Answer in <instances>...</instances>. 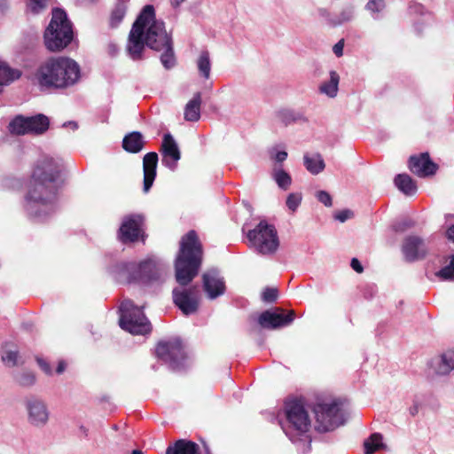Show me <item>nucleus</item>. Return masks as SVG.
<instances>
[{
    "instance_id": "nucleus-1",
    "label": "nucleus",
    "mask_w": 454,
    "mask_h": 454,
    "mask_svg": "<svg viewBox=\"0 0 454 454\" xmlns=\"http://www.w3.org/2000/svg\"><path fill=\"white\" fill-rule=\"evenodd\" d=\"M202 255V245L196 231L192 230L183 236L175 261L176 280L184 287H176L172 291L174 304L185 316L196 313L199 309L198 286H186L198 275Z\"/></svg>"
},
{
    "instance_id": "nucleus-2",
    "label": "nucleus",
    "mask_w": 454,
    "mask_h": 454,
    "mask_svg": "<svg viewBox=\"0 0 454 454\" xmlns=\"http://www.w3.org/2000/svg\"><path fill=\"white\" fill-rule=\"evenodd\" d=\"M62 165L60 159L50 156L37 161L32 174L33 184L26 196L25 209L29 216L43 221L55 212Z\"/></svg>"
},
{
    "instance_id": "nucleus-3",
    "label": "nucleus",
    "mask_w": 454,
    "mask_h": 454,
    "mask_svg": "<svg viewBox=\"0 0 454 454\" xmlns=\"http://www.w3.org/2000/svg\"><path fill=\"white\" fill-rule=\"evenodd\" d=\"M80 78V66L67 57H51L43 62L35 73V80L38 86L46 90L70 88L75 85Z\"/></svg>"
},
{
    "instance_id": "nucleus-4",
    "label": "nucleus",
    "mask_w": 454,
    "mask_h": 454,
    "mask_svg": "<svg viewBox=\"0 0 454 454\" xmlns=\"http://www.w3.org/2000/svg\"><path fill=\"white\" fill-rule=\"evenodd\" d=\"M73 37L72 23L66 12L59 8L53 9L51 20L43 35L46 48L50 51H59L72 42Z\"/></svg>"
},
{
    "instance_id": "nucleus-5",
    "label": "nucleus",
    "mask_w": 454,
    "mask_h": 454,
    "mask_svg": "<svg viewBox=\"0 0 454 454\" xmlns=\"http://www.w3.org/2000/svg\"><path fill=\"white\" fill-rule=\"evenodd\" d=\"M247 237L251 247L261 255H272L279 247V239L275 226L265 220L261 221L253 230H249Z\"/></svg>"
},
{
    "instance_id": "nucleus-6",
    "label": "nucleus",
    "mask_w": 454,
    "mask_h": 454,
    "mask_svg": "<svg viewBox=\"0 0 454 454\" xmlns=\"http://www.w3.org/2000/svg\"><path fill=\"white\" fill-rule=\"evenodd\" d=\"M155 17L154 8L151 4L145 5L134 22L129 35L127 51L133 60L142 59V53L145 50V29L151 20Z\"/></svg>"
},
{
    "instance_id": "nucleus-7",
    "label": "nucleus",
    "mask_w": 454,
    "mask_h": 454,
    "mask_svg": "<svg viewBox=\"0 0 454 454\" xmlns=\"http://www.w3.org/2000/svg\"><path fill=\"white\" fill-rule=\"evenodd\" d=\"M120 326L135 335H145L152 331V325L144 314L142 308H138L131 300H124L120 306Z\"/></svg>"
},
{
    "instance_id": "nucleus-8",
    "label": "nucleus",
    "mask_w": 454,
    "mask_h": 454,
    "mask_svg": "<svg viewBox=\"0 0 454 454\" xmlns=\"http://www.w3.org/2000/svg\"><path fill=\"white\" fill-rule=\"evenodd\" d=\"M285 415L287 425H282V428L292 442L296 441L294 432L298 435H302L309 431L310 419L301 400L294 399L286 402Z\"/></svg>"
},
{
    "instance_id": "nucleus-9",
    "label": "nucleus",
    "mask_w": 454,
    "mask_h": 454,
    "mask_svg": "<svg viewBox=\"0 0 454 454\" xmlns=\"http://www.w3.org/2000/svg\"><path fill=\"white\" fill-rule=\"evenodd\" d=\"M341 405L342 403L340 400H333L330 403H317L314 406L315 428L317 432L333 431L345 423Z\"/></svg>"
},
{
    "instance_id": "nucleus-10",
    "label": "nucleus",
    "mask_w": 454,
    "mask_h": 454,
    "mask_svg": "<svg viewBox=\"0 0 454 454\" xmlns=\"http://www.w3.org/2000/svg\"><path fill=\"white\" fill-rule=\"evenodd\" d=\"M155 352L157 357L168 364L172 371H180L184 368L186 354L181 340L160 341Z\"/></svg>"
},
{
    "instance_id": "nucleus-11",
    "label": "nucleus",
    "mask_w": 454,
    "mask_h": 454,
    "mask_svg": "<svg viewBox=\"0 0 454 454\" xmlns=\"http://www.w3.org/2000/svg\"><path fill=\"white\" fill-rule=\"evenodd\" d=\"M144 223L145 216L141 214L125 215L117 231L118 239L125 245L135 243L140 239L144 242Z\"/></svg>"
},
{
    "instance_id": "nucleus-12",
    "label": "nucleus",
    "mask_w": 454,
    "mask_h": 454,
    "mask_svg": "<svg viewBox=\"0 0 454 454\" xmlns=\"http://www.w3.org/2000/svg\"><path fill=\"white\" fill-rule=\"evenodd\" d=\"M295 318L294 310L285 314L281 308L267 309L261 313L258 324L264 329L274 330L289 325Z\"/></svg>"
},
{
    "instance_id": "nucleus-13",
    "label": "nucleus",
    "mask_w": 454,
    "mask_h": 454,
    "mask_svg": "<svg viewBox=\"0 0 454 454\" xmlns=\"http://www.w3.org/2000/svg\"><path fill=\"white\" fill-rule=\"evenodd\" d=\"M145 34L146 46L156 51H160L166 44L172 42L171 37L165 29L162 20H153Z\"/></svg>"
},
{
    "instance_id": "nucleus-14",
    "label": "nucleus",
    "mask_w": 454,
    "mask_h": 454,
    "mask_svg": "<svg viewBox=\"0 0 454 454\" xmlns=\"http://www.w3.org/2000/svg\"><path fill=\"white\" fill-rule=\"evenodd\" d=\"M166 274L165 266L153 260L147 259L138 264L136 263L135 270V282L140 283H152L161 279L163 275Z\"/></svg>"
},
{
    "instance_id": "nucleus-15",
    "label": "nucleus",
    "mask_w": 454,
    "mask_h": 454,
    "mask_svg": "<svg viewBox=\"0 0 454 454\" xmlns=\"http://www.w3.org/2000/svg\"><path fill=\"white\" fill-rule=\"evenodd\" d=\"M202 286L210 300L216 299L225 292L224 278L217 269H210L203 273Z\"/></svg>"
},
{
    "instance_id": "nucleus-16",
    "label": "nucleus",
    "mask_w": 454,
    "mask_h": 454,
    "mask_svg": "<svg viewBox=\"0 0 454 454\" xmlns=\"http://www.w3.org/2000/svg\"><path fill=\"white\" fill-rule=\"evenodd\" d=\"M160 153L162 155V164L170 170H175L181 158V152L176 141L170 133L164 134L160 145Z\"/></svg>"
},
{
    "instance_id": "nucleus-17",
    "label": "nucleus",
    "mask_w": 454,
    "mask_h": 454,
    "mask_svg": "<svg viewBox=\"0 0 454 454\" xmlns=\"http://www.w3.org/2000/svg\"><path fill=\"white\" fill-rule=\"evenodd\" d=\"M25 405L30 424L35 427H43L47 423L49 411L43 400L31 396L26 400Z\"/></svg>"
},
{
    "instance_id": "nucleus-18",
    "label": "nucleus",
    "mask_w": 454,
    "mask_h": 454,
    "mask_svg": "<svg viewBox=\"0 0 454 454\" xmlns=\"http://www.w3.org/2000/svg\"><path fill=\"white\" fill-rule=\"evenodd\" d=\"M402 251L407 262L422 260L427 254L424 239L414 235L404 239Z\"/></svg>"
},
{
    "instance_id": "nucleus-19",
    "label": "nucleus",
    "mask_w": 454,
    "mask_h": 454,
    "mask_svg": "<svg viewBox=\"0 0 454 454\" xmlns=\"http://www.w3.org/2000/svg\"><path fill=\"white\" fill-rule=\"evenodd\" d=\"M409 168L418 176L426 177L435 174L438 166L432 161L428 153H422L410 157Z\"/></svg>"
},
{
    "instance_id": "nucleus-20",
    "label": "nucleus",
    "mask_w": 454,
    "mask_h": 454,
    "mask_svg": "<svg viewBox=\"0 0 454 454\" xmlns=\"http://www.w3.org/2000/svg\"><path fill=\"white\" fill-rule=\"evenodd\" d=\"M159 157L154 152H150L144 156L143 171H144V187L143 190L146 193L149 192L154 179L156 177V168Z\"/></svg>"
},
{
    "instance_id": "nucleus-21",
    "label": "nucleus",
    "mask_w": 454,
    "mask_h": 454,
    "mask_svg": "<svg viewBox=\"0 0 454 454\" xmlns=\"http://www.w3.org/2000/svg\"><path fill=\"white\" fill-rule=\"evenodd\" d=\"M431 367L439 376L448 375L454 371V351L448 350L431 362Z\"/></svg>"
},
{
    "instance_id": "nucleus-22",
    "label": "nucleus",
    "mask_w": 454,
    "mask_h": 454,
    "mask_svg": "<svg viewBox=\"0 0 454 454\" xmlns=\"http://www.w3.org/2000/svg\"><path fill=\"white\" fill-rule=\"evenodd\" d=\"M135 262H117L111 268V274L120 283L135 282Z\"/></svg>"
},
{
    "instance_id": "nucleus-23",
    "label": "nucleus",
    "mask_w": 454,
    "mask_h": 454,
    "mask_svg": "<svg viewBox=\"0 0 454 454\" xmlns=\"http://www.w3.org/2000/svg\"><path fill=\"white\" fill-rule=\"evenodd\" d=\"M166 454H201V451L196 442L179 439L167 448Z\"/></svg>"
},
{
    "instance_id": "nucleus-24",
    "label": "nucleus",
    "mask_w": 454,
    "mask_h": 454,
    "mask_svg": "<svg viewBox=\"0 0 454 454\" xmlns=\"http://www.w3.org/2000/svg\"><path fill=\"white\" fill-rule=\"evenodd\" d=\"M145 141L139 131H132L124 136L122 139V148L129 153H137L145 146Z\"/></svg>"
},
{
    "instance_id": "nucleus-25",
    "label": "nucleus",
    "mask_w": 454,
    "mask_h": 454,
    "mask_svg": "<svg viewBox=\"0 0 454 454\" xmlns=\"http://www.w3.org/2000/svg\"><path fill=\"white\" fill-rule=\"evenodd\" d=\"M201 93L196 92L184 107V119L187 121H198L200 118Z\"/></svg>"
},
{
    "instance_id": "nucleus-26",
    "label": "nucleus",
    "mask_w": 454,
    "mask_h": 454,
    "mask_svg": "<svg viewBox=\"0 0 454 454\" xmlns=\"http://www.w3.org/2000/svg\"><path fill=\"white\" fill-rule=\"evenodd\" d=\"M20 76L21 72L19 69L12 68L6 62L0 60V93L4 87L18 80Z\"/></svg>"
},
{
    "instance_id": "nucleus-27",
    "label": "nucleus",
    "mask_w": 454,
    "mask_h": 454,
    "mask_svg": "<svg viewBox=\"0 0 454 454\" xmlns=\"http://www.w3.org/2000/svg\"><path fill=\"white\" fill-rule=\"evenodd\" d=\"M395 185L407 196L414 195L418 190L416 182L408 174H398L394 179Z\"/></svg>"
},
{
    "instance_id": "nucleus-28",
    "label": "nucleus",
    "mask_w": 454,
    "mask_h": 454,
    "mask_svg": "<svg viewBox=\"0 0 454 454\" xmlns=\"http://www.w3.org/2000/svg\"><path fill=\"white\" fill-rule=\"evenodd\" d=\"M303 164L306 169L312 175L321 173L325 168V160L320 153L309 154L305 153L303 156Z\"/></svg>"
},
{
    "instance_id": "nucleus-29",
    "label": "nucleus",
    "mask_w": 454,
    "mask_h": 454,
    "mask_svg": "<svg viewBox=\"0 0 454 454\" xmlns=\"http://www.w3.org/2000/svg\"><path fill=\"white\" fill-rule=\"evenodd\" d=\"M128 9V0H118L111 12L109 26L111 28H116L123 20Z\"/></svg>"
},
{
    "instance_id": "nucleus-30",
    "label": "nucleus",
    "mask_w": 454,
    "mask_h": 454,
    "mask_svg": "<svg viewBox=\"0 0 454 454\" xmlns=\"http://www.w3.org/2000/svg\"><path fill=\"white\" fill-rule=\"evenodd\" d=\"M27 118L31 121L28 123L29 133L43 134L49 129L50 121L48 117L43 114Z\"/></svg>"
},
{
    "instance_id": "nucleus-31",
    "label": "nucleus",
    "mask_w": 454,
    "mask_h": 454,
    "mask_svg": "<svg viewBox=\"0 0 454 454\" xmlns=\"http://www.w3.org/2000/svg\"><path fill=\"white\" fill-rule=\"evenodd\" d=\"M276 116L278 121L285 126H288L289 124L297 121H308V119L303 114L293 110H280L277 113Z\"/></svg>"
},
{
    "instance_id": "nucleus-32",
    "label": "nucleus",
    "mask_w": 454,
    "mask_h": 454,
    "mask_svg": "<svg viewBox=\"0 0 454 454\" xmlns=\"http://www.w3.org/2000/svg\"><path fill=\"white\" fill-rule=\"evenodd\" d=\"M340 82V76L336 71L332 70L330 72V80L323 82L319 90L321 93L327 95L330 98H334L338 92V85Z\"/></svg>"
},
{
    "instance_id": "nucleus-33",
    "label": "nucleus",
    "mask_w": 454,
    "mask_h": 454,
    "mask_svg": "<svg viewBox=\"0 0 454 454\" xmlns=\"http://www.w3.org/2000/svg\"><path fill=\"white\" fill-rule=\"evenodd\" d=\"M29 122L31 121L27 117L18 115L9 123V130L15 135L29 134Z\"/></svg>"
},
{
    "instance_id": "nucleus-34",
    "label": "nucleus",
    "mask_w": 454,
    "mask_h": 454,
    "mask_svg": "<svg viewBox=\"0 0 454 454\" xmlns=\"http://www.w3.org/2000/svg\"><path fill=\"white\" fill-rule=\"evenodd\" d=\"M272 177L282 190L286 191L291 184V176L282 168V166H275L272 170Z\"/></svg>"
},
{
    "instance_id": "nucleus-35",
    "label": "nucleus",
    "mask_w": 454,
    "mask_h": 454,
    "mask_svg": "<svg viewBox=\"0 0 454 454\" xmlns=\"http://www.w3.org/2000/svg\"><path fill=\"white\" fill-rule=\"evenodd\" d=\"M197 67L200 76L205 79H208L210 77L211 61L209 52L207 51H203L200 52L197 60Z\"/></svg>"
},
{
    "instance_id": "nucleus-36",
    "label": "nucleus",
    "mask_w": 454,
    "mask_h": 454,
    "mask_svg": "<svg viewBox=\"0 0 454 454\" xmlns=\"http://www.w3.org/2000/svg\"><path fill=\"white\" fill-rule=\"evenodd\" d=\"M364 453L373 454L376 450L383 447L382 435L380 433L372 434L364 443Z\"/></svg>"
},
{
    "instance_id": "nucleus-37",
    "label": "nucleus",
    "mask_w": 454,
    "mask_h": 454,
    "mask_svg": "<svg viewBox=\"0 0 454 454\" xmlns=\"http://www.w3.org/2000/svg\"><path fill=\"white\" fill-rule=\"evenodd\" d=\"M160 55V62L166 69H170L176 65V58L173 51L172 42L166 44Z\"/></svg>"
},
{
    "instance_id": "nucleus-38",
    "label": "nucleus",
    "mask_w": 454,
    "mask_h": 454,
    "mask_svg": "<svg viewBox=\"0 0 454 454\" xmlns=\"http://www.w3.org/2000/svg\"><path fill=\"white\" fill-rule=\"evenodd\" d=\"M14 380L20 386L28 387L35 383V376L32 372L24 371L15 374Z\"/></svg>"
},
{
    "instance_id": "nucleus-39",
    "label": "nucleus",
    "mask_w": 454,
    "mask_h": 454,
    "mask_svg": "<svg viewBox=\"0 0 454 454\" xmlns=\"http://www.w3.org/2000/svg\"><path fill=\"white\" fill-rule=\"evenodd\" d=\"M436 277L444 281H454V255L450 256V263L435 273Z\"/></svg>"
},
{
    "instance_id": "nucleus-40",
    "label": "nucleus",
    "mask_w": 454,
    "mask_h": 454,
    "mask_svg": "<svg viewBox=\"0 0 454 454\" xmlns=\"http://www.w3.org/2000/svg\"><path fill=\"white\" fill-rule=\"evenodd\" d=\"M353 18V9L348 8L346 10H343L339 16L336 19L329 20V23L333 26H340L344 22H348L351 20Z\"/></svg>"
},
{
    "instance_id": "nucleus-41",
    "label": "nucleus",
    "mask_w": 454,
    "mask_h": 454,
    "mask_svg": "<svg viewBox=\"0 0 454 454\" xmlns=\"http://www.w3.org/2000/svg\"><path fill=\"white\" fill-rule=\"evenodd\" d=\"M301 194L299 192H293L287 196L286 204L289 210L294 212L301 202Z\"/></svg>"
},
{
    "instance_id": "nucleus-42",
    "label": "nucleus",
    "mask_w": 454,
    "mask_h": 454,
    "mask_svg": "<svg viewBox=\"0 0 454 454\" xmlns=\"http://www.w3.org/2000/svg\"><path fill=\"white\" fill-rule=\"evenodd\" d=\"M19 353L17 350H6L2 354L3 362L11 367L17 365Z\"/></svg>"
},
{
    "instance_id": "nucleus-43",
    "label": "nucleus",
    "mask_w": 454,
    "mask_h": 454,
    "mask_svg": "<svg viewBox=\"0 0 454 454\" xmlns=\"http://www.w3.org/2000/svg\"><path fill=\"white\" fill-rule=\"evenodd\" d=\"M386 7L384 0H369L365 5V9L372 14L382 12Z\"/></svg>"
},
{
    "instance_id": "nucleus-44",
    "label": "nucleus",
    "mask_w": 454,
    "mask_h": 454,
    "mask_svg": "<svg viewBox=\"0 0 454 454\" xmlns=\"http://www.w3.org/2000/svg\"><path fill=\"white\" fill-rule=\"evenodd\" d=\"M278 291L277 288L266 287L262 294V300L264 302L272 303L277 301Z\"/></svg>"
},
{
    "instance_id": "nucleus-45",
    "label": "nucleus",
    "mask_w": 454,
    "mask_h": 454,
    "mask_svg": "<svg viewBox=\"0 0 454 454\" xmlns=\"http://www.w3.org/2000/svg\"><path fill=\"white\" fill-rule=\"evenodd\" d=\"M414 226V222L410 219H404L393 224V230L395 232H404L406 230Z\"/></svg>"
},
{
    "instance_id": "nucleus-46",
    "label": "nucleus",
    "mask_w": 454,
    "mask_h": 454,
    "mask_svg": "<svg viewBox=\"0 0 454 454\" xmlns=\"http://www.w3.org/2000/svg\"><path fill=\"white\" fill-rule=\"evenodd\" d=\"M47 4V0H29L28 6L33 13H39L43 11Z\"/></svg>"
},
{
    "instance_id": "nucleus-47",
    "label": "nucleus",
    "mask_w": 454,
    "mask_h": 454,
    "mask_svg": "<svg viewBox=\"0 0 454 454\" xmlns=\"http://www.w3.org/2000/svg\"><path fill=\"white\" fill-rule=\"evenodd\" d=\"M354 217V212L350 209H343L334 214L333 218L340 223H344Z\"/></svg>"
},
{
    "instance_id": "nucleus-48",
    "label": "nucleus",
    "mask_w": 454,
    "mask_h": 454,
    "mask_svg": "<svg viewBox=\"0 0 454 454\" xmlns=\"http://www.w3.org/2000/svg\"><path fill=\"white\" fill-rule=\"evenodd\" d=\"M316 197L317 200L325 207H331L333 205L332 196L325 191L317 192Z\"/></svg>"
},
{
    "instance_id": "nucleus-49",
    "label": "nucleus",
    "mask_w": 454,
    "mask_h": 454,
    "mask_svg": "<svg viewBox=\"0 0 454 454\" xmlns=\"http://www.w3.org/2000/svg\"><path fill=\"white\" fill-rule=\"evenodd\" d=\"M287 156L288 154L286 151H279L277 152L274 155H271V158L274 159L275 161L279 164L278 166H281V163H283L286 160Z\"/></svg>"
},
{
    "instance_id": "nucleus-50",
    "label": "nucleus",
    "mask_w": 454,
    "mask_h": 454,
    "mask_svg": "<svg viewBox=\"0 0 454 454\" xmlns=\"http://www.w3.org/2000/svg\"><path fill=\"white\" fill-rule=\"evenodd\" d=\"M343 48H344V40H340L333 47V51L337 57H341L343 55Z\"/></svg>"
},
{
    "instance_id": "nucleus-51",
    "label": "nucleus",
    "mask_w": 454,
    "mask_h": 454,
    "mask_svg": "<svg viewBox=\"0 0 454 454\" xmlns=\"http://www.w3.org/2000/svg\"><path fill=\"white\" fill-rule=\"evenodd\" d=\"M36 362H37L38 365L40 366V368L46 374H51V368L50 364L46 361H44L43 358L37 357L36 358Z\"/></svg>"
},
{
    "instance_id": "nucleus-52",
    "label": "nucleus",
    "mask_w": 454,
    "mask_h": 454,
    "mask_svg": "<svg viewBox=\"0 0 454 454\" xmlns=\"http://www.w3.org/2000/svg\"><path fill=\"white\" fill-rule=\"evenodd\" d=\"M350 266H351V268H352L355 271H356L357 273H362V272H363V270H364V268H363V266H362L361 262H359V260H358V259H356V258H353V259L351 260Z\"/></svg>"
},
{
    "instance_id": "nucleus-53",
    "label": "nucleus",
    "mask_w": 454,
    "mask_h": 454,
    "mask_svg": "<svg viewBox=\"0 0 454 454\" xmlns=\"http://www.w3.org/2000/svg\"><path fill=\"white\" fill-rule=\"evenodd\" d=\"M410 10L415 13L423 14L425 7L421 4L414 3L410 5Z\"/></svg>"
},
{
    "instance_id": "nucleus-54",
    "label": "nucleus",
    "mask_w": 454,
    "mask_h": 454,
    "mask_svg": "<svg viewBox=\"0 0 454 454\" xmlns=\"http://www.w3.org/2000/svg\"><path fill=\"white\" fill-rule=\"evenodd\" d=\"M419 404L418 403H414L413 405L411 407H410L409 412L412 417H414L419 413Z\"/></svg>"
},
{
    "instance_id": "nucleus-55",
    "label": "nucleus",
    "mask_w": 454,
    "mask_h": 454,
    "mask_svg": "<svg viewBox=\"0 0 454 454\" xmlns=\"http://www.w3.org/2000/svg\"><path fill=\"white\" fill-rule=\"evenodd\" d=\"M446 235L448 239L454 243V224L448 228Z\"/></svg>"
},
{
    "instance_id": "nucleus-56",
    "label": "nucleus",
    "mask_w": 454,
    "mask_h": 454,
    "mask_svg": "<svg viewBox=\"0 0 454 454\" xmlns=\"http://www.w3.org/2000/svg\"><path fill=\"white\" fill-rule=\"evenodd\" d=\"M63 127H70L73 130H75L78 129V124L76 121H67L63 124Z\"/></svg>"
},
{
    "instance_id": "nucleus-57",
    "label": "nucleus",
    "mask_w": 454,
    "mask_h": 454,
    "mask_svg": "<svg viewBox=\"0 0 454 454\" xmlns=\"http://www.w3.org/2000/svg\"><path fill=\"white\" fill-rule=\"evenodd\" d=\"M65 368H66L65 363L62 361L59 362L57 366V369H56L57 373H59V374L62 373L65 371Z\"/></svg>"
},
{
    "instance_id": "nucleus-58",
    "label": "nucleus",
    "mask_w": 454,
    "mask_h": 454,
    "mask_svg": "<svg viewBox=\"0 0 454 454\" xmlns=\"http://www.w3.org/2000/svg\"><path fill=\"white\" fill-rule=\"evenodd\" d=\"M318 13L320 16H322L324 18H329V16H330V12H328V10H326L325 8H320L318 10Z\"/></svg>"
},
{
    "instance_id": "nucleus-59",
    "label": "nucleus",
    "mask_w": 454,
    "mask_h": 454,
    "mask_svg": "<svg viewBox=\"0 0 454 454\" xmlns=\"http://www.w3.org/2000/svg\"><path fill=\"white\" fill-rule=\"evenodd\" d=\"M8 8L6 0H0V11L4 12Z\"/></svg>"
},
{
    "instance_id": "nucleus-60",
    "label": "nucleus",
    "mask_w": 454,
    "mask_h": 454,
    "mask_svg": "<svg viewBox=\"0 0 454 454\" xmlns=\"http://www.w3.org/2000/svg\"><path fill=\"white\" fill-rule=\"evenodd\" d=\"M109 50L111 54H114L117 51V48L114 44H110Z\"/></svg>"
},
{
    "instance_id": "nucleus-61",
    "label": "nucleus",
    "mask_w": 454,
    "mask_h": 454,
    "mask_svg": "<svg viewBox=\"0 0 454 454\" xmlns=\"http://www.w3.org/2000/svg\"><path fill=\"white\" fill-rule=\"evenodd\" d=\"M244 205L249 212L252 210V207L248 202H244Z\"/></svg>"
},
{
    "instance_id": "nucleus-62",
    "label": "nucleus",
    "mask_w": 454,
    "mask_h": 454,
    "mask_svg": "<svg viewBox=\"0 0 454 454\" xmlns=\"http://www.w3.org/2000/svg\"><path fill=\"white\" fill-rule=\"evenodd\" d=\"M131 454H144V452L140 450H134Z\"/></svg>"
},
{
    "instance_id": "nucleus-63",
    "label": "nucleus",
    "mask_w": 454,
    "mask_h": 454,
    "mask_svg": "<svg viewBox=\"0 0 454 454\" xmlns=\"http://www.w3.org/2000/svg\"><path fill=\"white\" fill-rule=\"evenodd\" d=\"M206 454H212L207 446L205 445Z\"/></svg>"
}]
</instances>
